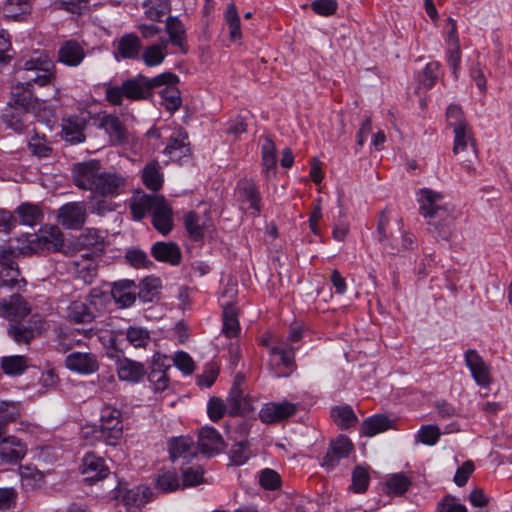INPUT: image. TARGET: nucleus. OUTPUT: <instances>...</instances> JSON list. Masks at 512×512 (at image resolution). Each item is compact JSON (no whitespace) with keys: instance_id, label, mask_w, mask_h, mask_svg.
I'll list each match as a JSON object with an SVG mask.
<instances>
[{"instance_id":"49","label":"nucleus","mask_w":512,"mask_h":512,"mask_svg":"<svg viewBox=\"0 0 512 512\" xmlns=\"http://www.w3.org/2000/svg\"><path fill=\"white\" fill-rule=\"evenodd\" d=\"M262 150V164L264 171L267 175L270 172H273L276 168L277 157H276V147L274 142L266 137L261 147Z\"/></svg>"},{"instance_id":"61","label":"nucleus","mask_w":512,"mask_h":512,"mask_svg":"<svg viewBox=\"0 0 512 512\" xmlns=\"http://www.w3.org/2000/svg\"><path fill=\"white\" fill-rule=\"evenodd\" d=\"M8 334L17 343L28 344L33 338V331L30 328L25 327L21 324L10 323L8 328Z\"/></svg>"},{"instance_id":"58","label":"nucleus","mask_w":512,"mask_h":512,"mask_svg":"<svg viewBox=\"0 0 512 512\" xmlns=\"http://www.w3.org/2000/svg\"><path fill=\"white\" fill-rule=\"evenodd\" d=\"M21 109L22 112L14 111L10 114L4 115V122L7 127L18 133L24 131L28 126L26 114L29 112L33 113L32 111H25L23 108Z\"/></svg>"},{"instance_id":"40","label":"nucleus","mask_w":512,"mask_h":512,"mask_svg":"<svg viewBox=\"0 0 512 512\" xmlns=\"http://www.w3.org/2000/svg\"><path fill=\"white\" fill-rule=\"evenodd\" d=\"M428 224L434 227L438 237L443 240H449L454 233V218L448 211L428 221Z\"/></svg>"},{"instance_id":"6","label":"nucleus","mask_w":512,"mask_h":512,"mask_svg":"<svg viewBox=\"0 0 512 512\" xmlns=\"http://www.w3.org/2000/svg\"><path fill=\"white\" fill-rule=\"evenodd\" d=\"M465 366L475 383L481 388H488L493 382L492 368L475 349L464 352Z\"/></svg>"},{"instance_id":"13","label":"nucleus","mask_w":512,"mask_h":512,"mask_svg":"<svg viewBox=\"0 0 512 512\" xmlns=\"http://www.w3.org/2000/svg\"><path fill=\"white\" fill-rule=\"evenodd\" d=\"M352 450L353 443L351 440L343 435L338 436L330 442L328 450L322 458L321 466L326 469H333L341 459L348 457Z\"/></svg>"},{"instance_id":"45","label":"nucleus","mask_w":512,"mask_h":512,"mask_svg":"<svg viewBox=\"0 0 512 512\" xmlns=\"http://www.w3.org/2000/svg\"><path fill=\"white\" fill-rule=\"evenodd\" d=\"M1 367L7 375H21L28 368V360L22 355L6 356L1 360Z\"/></svg>"},{"instance_id":"5","label":"nucleus","mask_w":512,"mask_h":512,"mask_svg":"<svg viewBox=\"0 0 512 512\" xmlns=\"http://www.w3.org/2000/svg\"><path fill=\"white\" fill-rule=\"evenodd\" d=\"M175 80L176 75L170 72L159 74L150 79L143 75L127 79L126 90H128V100H145L151 96L153 88L162 86L165 83H173Z\"/></svg>"},{"instance_id":"20","label":"nucleus","mask_w":512,"mask_h":512,"mask_svg":"<svg viewBox=\"0 0 512 512\" xmlns=\"http://www.w3.org/2000/svg\"><path fill=\"white\" fill-rule=\"evenodd\" d=\"M169 453L173 462L182 459L189 463L197 455V448L190 437L182 436L169 442Z\"/></svg>"},{"instance_id":"38","label":"nucleus","mask_w":512,"mask_h":512,"mask_svg":"<svg viewBox=\"0 0 512 512\" xmlns=\"http://www.w3.org/2000/svg\"><path fill=\"white\" fill-rule=\"evenodd\" d=\"M79 244L83 247L93 248L91 253L101 255L104 251V236L101 231L88 228L79 236Z\"/></svg>"},{"instance_id":"22","label":"nucleus","mask_w":512,"mask_h":512,"mask_svg":"<svg viewBox=\"0 0 512 512\" xmlns=\"http://www.w3.org/2000/svg\"><path fill=\"white\" fill-rule=\"evenodd\" d=\"M97 127L105 131L112 144H121L126 140L125 127L115 115L107 114L102 116Z\"/></svg>"},{"instance_id":"18","label":"nucleus","mask_w":512,"mask_h":512,"mask_svg":"<svg viewBox=\"0 0 512 512\" xmlns=\"http://www.w3.org/2000/svg\"><path fill=\"white\" fill-rule=\"evenodd\" d=\"M81 472L85 476V481L92 484L106 478L109 469L101 457L88 453L82 460Z\"/></svg>"},{"instance_id":"64","label":"nucleus","mask_w":512,"mask_h":512,"mask_svg":"<svg viewBox=\"0 0 512 512\" xmlns=\"http://www.w3.org/2000/svg\"><path fill=\"white\" fill-rule=\"evenodd\" d=\"M439 67L438 62H430L425 66L420 78V83L425 88H430L435 84L438 79Z\"/></svg>"},{"instance_id":"42","label":"nucleus","mask_w":512,"mask_h":512,"mask_svg":"<svg viewBox=\"0 0 512 512\" xmlns=\"http://www.w3.org/2000/svg\"><path fill=\"white\" fill-rule=\"evenodd\" d=\"M166 33L169 36L168 44L183 48L185 42V29L181 21L177 17L170 16L166 19Z\"/></svg>"},{"instance_id":"2","label":"nucleus","mask_w":512,"mask_h":512,"mask_svg":"<svg viewBox=\"0 0 512 512\" xmlns=\"http://www.w3.org/2000/svg\"><path fill=\"white\" fill-rule=\"evenodd\" d=\"M73 177L77 187L104 198H114L125 194L129 187L126 175L116 171L102 172L98 160L75 165Z\"/></svg>"},{"instance_id":"23","label":"nucleus","mask_w":512,"mask_h":512,"mask_svg":"<svg viewBox=\"0 0 512 512\" xmlns=\"http://www.w3.org/2000/svg\"><path fill=\"white\" fill-rule=\"evenodd\" d=\"M29 304L20 294H12L9 298L0 300V313L4 317L23 318L30 313Z\"/></svg>"},{"instance_id":"46","label":"nucleus","mask_w":512,"mask_h":512,"mask_svg":"<svg viewBox=\"0 0 512 512\" xmlns=\"http://www.w3.org/2000/svg\"><path fill=\"white\" fill-rule=\"evenodd\" d=\"M331 417L337 426L347 429L354 426L358 418L350 406H337L332 408Z\"/></svg>"},{"instance_id":"27","label":"nucleus","mask_w":512,"mask_h":512,"mask_svg":"<svg viewBox=\"0 0 512 512\" xmlns=\"http://www.w3.org/2000/svg\"><path fill=\"white\" fill-rule=\"evenodd\" d=\"M168 41L161 39L158 43L146 46L140 54L141 60L147 67L161 65L168 55Z\"/></svg>"},{"instance_id":"43","label":"nucleus","mask_w":512,"mask_h":512,"mask_svg":"<svg viewBox=\"0 0 512 512\" xmlns=\"http://www.w3.org/2000/svg\"><path fill=\"white\" fill-rule=\"evenodd\" d=\"M151 492L149 488L137 486L129 489L123 495V502L128 509L144 506L149 502Z\"/></svg>"},{"instance_id":"17","label":"nucleus","mask_w":512,"mask_h":512,"mask_svg":"<svg viewBox=\"0 0 512 512\" xmlns=\"http://www.w3.org/2000/svg\"><path fill=\"white\" fill-rule=\"evenodd\" d=\"M296 411L297 407L294 403L270 402L261 408L259 417L264 423H274L294 415Z\"/></svg>"},{"instance_id":"30","label":"nucleus","mask_w":512,"mask_h":512,"mask_svg":"<svg viewBox=\"0 0 512 512\" xmlns=\"http://www.w3.org/2000/svg\"><path fill=\"white\" fill-rule=\"evenodd\" d=\"M237 191L240 197L249 203L250 208L253 209L256 214L261 211L260 193L252 180H240L237 185Z\"/></svg>"},{"instance_id":"63","label":"nucleus","mask_w":512,"mask_h":512,"mask_svg":"<svg viewBox=\"0 0 512 512\" xmlns=\"http://www.w3.org/2000/svg\"><path fill=\"white\" fill-rule=\"evenodd\" d=\"M203 481V470L199 467H190L182 471L181 488L191 487Z\"/></svg>"},{"instance_id":"41","label":"nucleus","mask_w":512,"mask_h":512,"mask_svg":"<svg viewBox=\"0 0 512 512\" xmlns=\"http://www.w3.org/2000/svg\"><path fill=\"white\" fill-rule=\"evenodd\" d=\"M177 80L178 77L176 76V80L173 83H165L164 85L166 86L160 92L161 105L170 112L176 111L181 105L180 92L174 86Z\"/></svg>"},{"instance_id":"8","label":"nucleus","mask_w":512,"mask_h":512,"mask_svg":"<svg viewBox=\"0 0 512 512\" xmlns=\"http://www.w3.org/2000/svg\"><path fill=\"white\" fill-rule=\"evenodd\" d=\"M91 118V113L81 110L78 115L69 116L62 121V136L66 142L78 144L85 140L84 129Z\"/></svg>"},{"instance_id":"1","label":"nucleus","mask_w":512,"mask_h":512,"mask_svg":"<svg viewBox=\"0 0 512 512\" xmlns=\"http://www.w3.org/2000/svg\"><path fill=\"white\" fill-rule=\"evenodd\" d=\"M57 67L46 51H35L19 62L16 80L11 86V102L25 111L40 117L43 102L36 96L35 88L52 87L53 100H59L61 88L57 86Z\"/></svg>"},{"instance_id":"29","label":"nucleus","mask_w":512,"mask_h":512,"mask_svg":"<svg viewBox=\"0 0 512 512\" xmlns=\"http://www.w3.org/2000/svg\"><path fill=\"white\" fill-rule=\"evenodd\" d=\"M142 181L146 188L151 191L161 189L164 181L161 167L158 161L152 160L147 163L142 170Z\"/></svg>"},{"instance_id":"39","label":"nucleus","mask_w":512,"mask_h":512,"mask_svg":"<svg viewBox=\"0 0 512 512\" xmlns=\"http://www.w3.org/2000/svg\"><path fill=\"white\" fill-rule=\"evenodd\" d=\"M143 7L145 17L155 22H160L163 16L170 11L168 0H145Z\"/></svg>"},{"instance_id":"26","label":"nucleus","mask_w":512,"mask_h":512,"mask_svg":"<svg viewBox=\"0 0 512 512\" xmlns=\"http://www.w3.org/2000/svg\"><path fill=\"white\" fill-rule=\"evenodd\" d=\"M187 134L182 129H178L172 133L169 142L164 149V153L169 156L172 161H180L189 153L187 144Z\"/></svg>"},{"instance_id":"34","label":"nucleus","mask_w":512,"mask_h":512,"mask_svg":"<svg viewBox=\"0 0 512 512\" xmlns=\"http://www.w3.org/2000/svg\"><path fill=\"white\" fill-rule=\"evenodd\" d=\"M16 215L21 224L30 227L39 224L43 218V213L39 206L31 203H22L16 209Z\"/></svg>"},{"instance_id":"11","label":"nucleus","mask_w":512,"mask_h":512,"mask_svg":"<svg viewBox=\"0 0 512 512\" xmlns=\"http://www.w3.org/2000/svg\"><path fill=\"white\" fill-rule=\"evenodd\" d=\"M65 367L80 375H91L99 370L97 355L92 352H72L65 357Z\"/></svg>"},{"instance_id":"12","label":"nucleus","mask_w":512,"mask_h":512,"mask_svg":"<svg viewBox=\"0 0 512 512\" xmlns=\"http://www.w3.org/2000/svg\"><path fill=\"white\" fill-rule=\"evenodd\" d=\"M98 253H83L70 261L71 271L85 283H91L97 276Z\"/></svg>"},{"instance_id":"53","label":"nucleus","mask_w":512,"mask_h":512,"mask_svg":"<svg viewBox=\"0 0 512 512\" xmlns=\"http://www.w3.org/2000/svg\"><path fill=\"white\" fill-rule=\"evenodd\" d=\"M20 417L19 404L14 401L0 402V430Z\"/></svg>"},{"instance_id":"24","label":"nucleus","mask_w":512,"mask_h":512,"mask_svg":"<svg viewBox=\"0 0 512 512\" xmlns=\"http://www.w3.org/2000/svg\"><path fill=\"white\" fill-rule=\"evenodd\" d=\"M135 287V282L132 280H120L113 284L111 295L121 308H127L136 300Z\"/></svg>"},{"instance_id":"51","label":"nucleus","mask_w":512,"mask_h":512,"mask_svg":"<svg viewBox=\"0 0 512 512\" xmlns=\"http://www.w3.org/2000/svg\"><path fill=\"white\" fill-rule=\"evenodd\" d=\"M126 338L135 348H145L151 342L149 331L139 326H130L126 331Z\"/></svg>"},{"instance_id":"15","label":"nucleus","mask_w":512,"mask_h":512,"mask_svg":"<svg viewBox=\"0 0 512 512\" xmlns=\"http://www.w3.org/2000/svg\"><path fill=\"white\" fill-rule=\"evenodd\" d=\"M27 453V446L15 436H3L0 430V459L9 464L19 463Z\"/></svg>"},{"instance_id":"10","label":"nucleus","mask_w":512,"mask_h":512,"mask_svg":"<svg viewBox=\"0 0 512 512\" xmlns=\"http://www.w3.org/2000/svg\"><path fill=\"white\" fill-rule=\"evenodd\" d=\"M443 195L430 188H422L418 192L420 214L428 221L446 214L447 209L442 205Z\"/></svg>"},{"instance_id":"44","label":"nucleus","mask_w":512,"mask_h":512,"mask_svg":"<svg viewBox=\"0 0 512 512\" xmlns=\"http://www.w3.org/2000/svg\"><path fill=\"white\" fill-rule=\"evenodd\" d=\"M227 401L230 415L242 414L249 410L246 396L238 385L232 386Z\"/></svg>"},{"instance_id":"47","label":"nucleus","mask_w":512,"mask_h":512,"mask_svg":"<svg viewBox=\"0 0 512 512\" xmlns=\"http://www.w3.org/2000/svg\"><path fill=\"white\" fill-rule=\"evenodd\" d=\"M156 488L161 492H173L181 488V483L175 471H161L156 477Z\"/></svg>"},{"instance_id":"36","label":"nucleus","mask_w":512,"mask_h":512,"mask_svg":"<svg viewBox=\"0 0 512 512\" xmlns=\"http://www.w3.org/2000/svg\"><path fill=\"white\" fill-rule=\"evenodd\" d=\"M67 318L75 323H88L94 318L90 308L84 301H72L67 307Z\"/></svg>"},{"instance_id":"19","label":"nucleus","mask_w":512,"mask_h":512,"mask_svg":"<svg viewBox=\"0 0 512 512\" xmlns=\"http://www.w3.org/2000/svg\"><path fill=\"white\" fill-rule=\"evenodd\" d=\"M151 254L157 261L172 266L179 265L182 260L180 247L175 242H156L151 247Z\"/></svg>"},{"instance_id":"56","label":"nucleus","mask_w":512,"mask_h":512,"mask_svg":"<svg viewBox=\"0 0 512 512\" xmlns=\"http://www.w3.org/2000/svg\"><path fill=\"white\" fill-rule=\"evenodd\" d=\"M28 147L33 155L39 158L49 157L52 153V148L44 136L35 133L28 142Z\"/></svg>"},{"instance_id":"33","label":"nucleus","mask_w":512,"mask_h":512,"mask_svg":"<svg viewBox=\"0 0 512 512\" xmlns=\"http://www.w3.org/2000/svg\"><path fill=\"white\" fill-rule=\"evenodd\" d=\"M158 195H147L142 194L138 196H134L131 199L130 203V212L132 218L136 221L142 220L147 212L152 211L153 200H155Z\"/></svg>"},{"instance_id":"57","label":"nucleus","mask_w":512,"mask_h":512,"mask_svg":"<svg viewBox=\"0 0 512 512\" xmlns=\"http://www.w3.org/2000/svg\"><path fill=\"white\" fill-rule=\"evenodd\" d=\"M126 80L121 85L108 86L105 90V99L111 105L120 106L124 99L128 100V90H126Z\"/></svg>"},{"instance_id":"54","label":"nucleus","mask_w":512,"mask_h":512,"mask_svg":"<svg viewBox=\"0 0 512 512\" xmlns=\"http://www.w3.org/2000/svg\"><path fill=\"white\" fill-rule=\"evenodd\" d=\"M0 283L5 287H21L25 285V280L20 278L18 266H10L0 269Z\"/></svg>"},{"instance_id":"62","label":"nucleus","mask_w":512,"mask_h":512,"mask_svg":"<svg viewBox=\"0 0 512 512\" xmlns=\"http://www.w3.org/2000/svg\"><path fill=\"white\" fill-rule=\"evenodd\" d=\"M151 388L155 393L165 391L169 387V377L167 373L159 370H151L148 376Z\"/></svg>"},{"instance_id":"7","label":"nucleus","mask_w":512,"mask_h":512,"mask_svg":"<svg viewBox=\"0 0 512 512\" xmlns=\"http://www.w3.org/2000/svg\"><path fill=\"white\" fill-rule=\"evenodd\" d=\"M63 244L62 233L58 227H50L41 231V235L30 234L27 236V244L18 246L17 250L21 254L36 252L45 247L58 250Z\"/></svg>"},{"instance_id":"14","label":"nucleus","mask_w":512,"mask_h":512,"mask_svg":"<svg viewBox=\"0 0 512 512\" xmlns=\"http://www.w3.org/2000/svg\"><path fill=\"white\" fill-rule=\"evenodd\" d=\"M86 206L81 202H71L58 210V222L68 229H79L86 221Z\"/></svg>"},{"instance_id":"60","label":"nucleus","mask_w":512,"mask_h":512,"mask_svg":"<svg viewBox=\"0 0 512 512\" xmlns=\"http://www.w3.org/2000/svg\"><path fill=\"white\" fill-rule=\"evenodd\" d=\"M436 510L437 512H468L467 507L452 495L443 497L438 502Z\"/></svg>"},{"instance_id":"35","label":"nucleus","mask_w":512,"mask_h":512,"mask_svg":"<svg viewBox=\"0 0 512 512\" xmlns=\"http://www.w3.org/2000/svg\"><path fill=\"white\" fill-rule=\"evenodd\" d=\"M224 20L229 30L231 41H240L242 39L241 22L237 7L234 2L227 4Z\"/></svg>"},{"instance_id":"4","label":"nucleus","mask_w":512,"mask_h":512,"mask_svg":"<svg viewBox=\"0 0 512 512\" xmlns=\"http://www.w3.org/2000/svg\"><path fill=\"white\" fill-rule=\"evenodd\" d=\"M453 153L458 157L462 167L468 172L475 171L478 158L476 143L469 125L454 130Z\"/></svg>"},{"instance_id":"52","label":"nucleus","mask_w":512,"mask_h":512,"mask_svg":"<svg viewBox=\"0 0 512 512\" xmlns=\"http://www.w3.org/2000/svg\"><path fill=\"white\" fill-rule=\"evenodd\" d=\"M160 280L155 277H146L140 282L139 298L144 302H152L158 297Z\"/></svg>"},{"instance_id":"3","label":"nucleus","mask_w":512,"mask_h":512,"mask_svg":"<svg viewBox=\"0 0 512 512\" xmlns=\"http://www.w3.org/2000/svg\"><path fill=\"white\" fill-rule=\"evenodd\" d=\"M98 437L107 445L116 446L123 436L122 412L110 403H104L100 410Z\"/></svg>"},{"instance_id":"16","label":"nucleus","mask_w":512,"mask_h":512,"mask_svg":"<svg viewBox=\"0 0 512 512\" xmlns=\"http://www.w3.org/2000/svg\"><path fill=\"white\" fill-rule=\"evenodd\" d=\"M85 57L83 44L74 39L64 41L57 52V61L67 67H78Z\"/></svg>"},{"instance_id":"37","label":"nucleus","mask_w":512,"mask_h":512,"mask_svg":"<svg viewBox=\"0 0 512 512\" xmlns=\"http://www.w3.org/2000/svg\"><path fill=\"white\" fill-rule=\"evenodd\" d=\"M185 228L193 240H201L206 230V221L194 211H190L184 218Z\"/></svg>"},{"instance_id":"25","label":"nucleus","mask_w":512,"mask_h":512,"mask_svg":"<svg viewBox=\"0 0 512 512\" xmlns=\"http://www.w3.org/2000/svg\"><path fill=\"white\" fill-rule=\"evenodd\" d=\"M198 446L202 453L214 454L224 449V442L221 435L212 427H205L200 430Z\"/></svg>"},{"instance_id":"28","label":"nucleus","mask_w":512,"mask_h":512,"mask_svg":"<svg viewBox=\"0 0 512 512\" xmlns=\"http://www.w3.org/2000/svg\"><path fill=\"white\" fill-rule=\"evenodd\" d=\"M142 43L134 33L124 34L118 41L117 52L125 59H136L140 56Z\"/></svg>"},{"instance_id":"9","label":"nucleus","mask_w":512,"mask_h":512,"mask_svg":"<svg viewBox=\"0 0 512 512\" xmlns=\"http://www.w3.org/2000/svg\"><path fill=\"white\" fill-rule=\"evenodd\" d=\"M151 211L152 225L162 235H168L174 226L173 210L168 201L161 195L153 200Z\"/></svg>"},{"instance_id":"32","label":"nucleus","mask_w":512,"mask_h":512,"mask_svg":"<svg viewBox=\"0 0 512 512\" xmlns=\"http://www.w3.org/2000/svg\"><path fill=\"white\" fill-rule=\"evenodd\" d=\"M392 428V421L385 415H373L363 421L361 432L368 437H373L379 433Z\"/></svg>"},{"instance_id":"21","label":"nucleus","mask_w":512,"mask_h":512,"mask_svg":"<svg viewBox=\"0 0 512 512\" xmlns=\"http://www.w3.org/2000/svg\"><path fill=\"white\" fill-rule=\"evenodd\" d=\"M117 375L121 381L138 383L147 371L143 363L128 358H122L117 361Z\"/></svg>"},{"instance_id":"48","label":"nucleus","mask_w":512,"mask_h":512,"mask_svg":"<svg viewBox=\"0 0 512 512\" xmlns=\"http://www.w3.org/2000/svg\"><path fill=\"white\" fill-rule=\"evenodd\" d=\"M410 486V479L403 473L391 475L386 482L387 493L389 495L400 496L404 494Z\"/></svg>"},{"instance_id":"59","label":"nucleus","mask_w":512,"mask_h":512,"mask_svg":"<svg viewBox=\"0 0 512 512\" xmlns=\"http://www.w3.org/2000/svg\"><path fill=\"white\" fill-rule=\"evenodd\" d=\"M440 435L441 432L438 426L424 425L417 432L416 440L425 445L433 446L438 442Z\"/></svg>"},{"instance_id":"55","label":"nucleus","mask_w":512,"mask_h":512,"mask_svg":"<svg viewBox=\"0 0 512 512\" xmlns=\"http://www.w3.org/2000/svg\"><path fill=\"white\" fill-rule=\"evenodd\" d=\"M31 0H7L4 6V13L7 17L17 19L27 14L31 9Z\"/></svg>"},{"instance_id":"31","label":"nucleus","mask_w":512,"mask_h":512,"mask_svg":"<svg viewBox=\"0 0 512 512\" xmlns=\"http://www.w3.org/2000/svg\"><path fill=\"white\" fill-rule=\"evenodd\" d=\"M223 307V328L222 331L227 337H236L240 332L238 314L236 307L231 302H222Z\"/></svg>"},{"instance_id":"50","label":"nucleus","mask_w":512,"mask_h":512,"mask_svg":"<svg viewBox=\"0 0 512 512\" xmlns=\"http://www.w3.org/2000/svg\"><path fill=\"white\" fill-rule=\"evenodd\" d=\"M370 482V475L368 468L358 465L354 468L352 472V483L350 486V490L354 493H364L366 492Z\"/></svg>"}]
</instances>
